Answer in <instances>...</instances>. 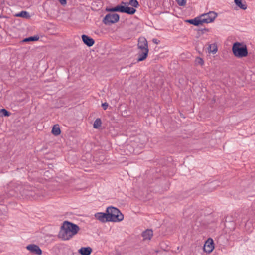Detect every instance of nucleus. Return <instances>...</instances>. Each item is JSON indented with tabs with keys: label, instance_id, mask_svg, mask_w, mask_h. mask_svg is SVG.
<instances>
[{
	"label": "nucleus",
	"instance_id": "nucleus-3",
	"mask_svg": "<svg viewBox=\"0 0 255 255\" xmlns=\"http://www.w3.org/2000/svg\"><path fill=\"white\" fill-rule=\"evenodd\" d=\"M232 51L234 55L238 58L246 57L248 53L246 45L238 42L233 44Z\"/></svg>",
	"mask_w": 255,
	"mask_h": 255
},
{
	"label": "nucleus",
	"instance_id": "nucleus-4",
	"mask_svg": "<svg viewBox=\"0 0 255 255\" xmlns=\"http://www.w3.org/2000/svg\"><path fill=\"white\" fill-rule=\"evenodd\" d=\"M217 16V13L214 11H210L208 13L202 14L200 16L202 25L205 23H209L212 22Z\"/></svg>",
	"mask_w": 255,
	"mask_h": 255
},
{
	"label": "nucleus",
	"instance_id": "nucleus-13",
	"mask_svg": "<svg viewBox=\"0 0 255 255\" xmlns=\"http://www.w3.org/2000/svg\"><path fill=\"white\" fill-rule=\"evenodd\" d=\"M236 5L240 9L246 10L247 8L246 2L244 0H234Z\"/></svg>",
	"mask_w": 255,
	"mask_h": 255
},
{
	"label": "nucleus",
	"instance_id": "nucleus-15",
	"mask_svg": "<svg viewBox=\"0 0 255 255\" xmlns=\"http://www.w3.org/2000/svg\"><path fill=\"white\" fill-rule=\"evenodd\" d=\"M142 236L144 240H150L153 236V231L152 230L147 229L143 232Z\"/></svg>",
	"mask_w": 255,
	"mask_h": 255
},
{
	"label": "nucleus",
	"instance_id": "nucleus-18",
	"mask_svg": "<svg viewBox=\"0 0 255 255\" xmlns=\"http://www.w3.org/2000/svg\"><path fill=\"white\" fill-rule=\"evenodd\" d=\"M51 132L55 136H58L60 134L61 130L58 124L53 126Z\"/></svg>",
	"mask_w": 255,
	"mask_h": 255
},
{
	"label": "nucleus",
	"instance_id": "nucleus-1",
	"mask_svg": "<svg viewBox=\"0 0 255 255\" xmlns=\"http://www.w3.org/2000/svg\"><path fill=\"white\" fill-rule=\"evenodd\" d=\"M79 230L80 228L77 225L65 221L61 227L58 236L63 240H68L76 235Z\"/></svg>",
	"mask_w": 255,
	"mask_h": 255
},
{
	"label": "nucleus",
	"instance_id": "nucleus-14",
	"mask_svg": "<svg viewBox=\"0 0 255 255\" xmlns=\"http://www.w3.org/2000/svg\"><path fill=\"white\" fill-rule=\"evenodd\" d=\"M136 11V10L133 7L123 6V13L133 15Z\"/></svg>",
	"mask_w": 255,
	"mask_h": 255
},
{
	"label": "nucleus",
	"instance_id": "nucleus-28",
	"mask_svg": "<svg viewBox=\"0 0 255 255\" xmlns=\"http://www.w3.org/2000/svg\"><path fill=\"white\" fill-rule=\"evenodd\" d=\"M209 29L207 28H203V29H200L198 30V33H201V34H203L205 31H208Z\"/></svg>",
	"mask_w": 255,
	"mask_h": 255
},
{
	"label": "nucleus",
	"instance_id": "nucleus-2",
	"mask_svg": "<svg viewBox=\"0 0 255 255\" xmlns=\"http://www.w3.org/2000/svg\"><path fill=\"white\" fill-rule=\"evenodd\" d=\"M106 212L108 213L109 219L111 222L121 221L124 219V215L117 208L112 206L107 208Z\"/></svg>",
	"mask_w": 255,
	"mask_h": 255
},
{
	"label": "nucleus",
	"instance_id": "nucleus-29",
	"mask_svg": "<svg viewBox=\"0 0 255 255\" xmlns=\"http://www.w3.org/2000/svg\"><path fill=\"white\" fill-rule=\"evenodd\" d=\"M60 4L62 5H64L67 3V0H58Z\"/></svg>",
	"mask_w": 255,
	"mask_h": 255
},
{
	"label": "nucleus",
	"instance_id": "nucleus-23",
	"mask_svg": "<svg viewBox=\"0 0 255 255\" xmlns=\"http://www.w3.org/2000/svg\"><path fill=\"white\" fill-rule=\"evenodd\" d=\"M128 4L131 5L133 8H137L139 6V3L137 0H130Z\"/></svg>",
	"mask_w": 255,
	"mask_h": 255
},
{
	"label": "nucleus",
	"instance_id": "nucleus-31",
	"mask_svg": "<svg viewBox=\"0 0 255 255\" xmlns=\"http://www.w3.org/2000/svg\"><path fill=\"white\" fill-rule=\"evenodd\" d=\"M127 3L126 2H124L122 1V2H121V5H122L123 6H126V5H127Z\"/></svg>",
	"mask_w": 255,
	"mask_h": 255
},
{
	"label": "nucleus",
	"instance_id": "nucleus-19",
	"mask_svg": "<svg viewBox=\"0 0 255 255\" xmlns=\"http://www.w3.org/2000/svg\"><path fill=\"white\" fill-rule=\"evenodd\" d=\"M208 50L209 53H212L213 54L216 53L218 50L217 46L216 44L214 43L210 44L208 48Z\"/></svg>",
	"mask_w": 255,
	"mask_h": 255
},
{
	"label": "nucleus",
	"instance_id": "nucleus-6",
	"mask_svg": "<svg viewBox=\"0 0 255 255\" xmlns=\"http://www.w3.org/2000/svg\"><path fill=\"white\" fill-rule=\"evenodd\" d=\"M137 61L140 62L145 60L148 56L149 49L147 48L137 47Z\"/></svg>",
	"mask_w": 255,
	"mask_h": 255
},
{
	"label": "nucleus",
	"instance_id": "nucleus-27",
	"mask_svg": "<svg viewBox=\"0 0 255 255\" xmlns=\"http://www.w3.org/2000/svg\"><path fill=\"white\" fill-rule=\"evenodd\" d=\"M108 105L109 104L107 102H105L102 103V107L104 110H106L107 109Z\"/></svg>",
	"mask_w": 255,
	"mask_h": 255
},
{
	"label": "nucleus",
	"instance_id": "nucleus-17",
	"mask_svg": "<svg viewBox=\"0 0 255 255\" xmlns=\"http://www.w3.org/2000/svg\"><path fill=\"white\" fill-rule=\"evenodd\" d=\"M187 21L190 24H193L195 26H199L200 25H202L200 16L197 17L193 19L188 20Z\"/></svg>",
	"mask_w": 255,
	"mask_h": 255
},
{
	"label": "nucleus",
	"instance_id": "nucleus-24",
	"mask_svg": "<svg viewBox=\"0 0 255 255\" xmlns=\"http://www.w3.org/2000/svg\"><path fill=\"white\" fill-rule=\"evenodd\" d=\"M0 113H2V116L5 117H8L10 115V113L5 109H0Z\"/></svg>",
	"mask_w": 255,
	"mask_h": 255
},
{
	"label": "nucleus",
	"instance_id": "nucleus-22",
	"mask_svg": "<svg viewBox=\"0 0 255 255\" xmlns=\"http://www.w3.org/2000/svg\"><path fill=\"white\" fill-rule=\"evenodd\" d=\"M102 122L100 118H97L95 120L94 122L93 127L95 128L98 129L101 126Z\"/></svg>",
	"mask_w": 255,
	"mask_h": 255
},
{
	"label": "nucleus",
	"instance_id": "nucleus-5",
	"mask_svg": "<svg viewBox=\"0 0 255 255\" xmlns=\"http://www.w3.org/2000/svg\"><path fill=\"white\" fill-rule=\"evenodd\" d=\"M120 16L117 13H108L103 19V22L106 25L117 22L119 20Z\"/></svg>",
	"mask_w": 255,
	"mask_h": 255
},
{
	"label": "nucleus",
	"instance_id": "nucleus-30",
	"mask_svg": "<svg viewBox=\"0 0 255 255\" xmlns=\"http://www.w3.org/2000/svg\"><path fill=\"white\" fill-rule=\"evenodd\" d=\"M152 41L153 43H155V44H158V43L159 42V41L157 39H153L152 40Z\"/></svg>",
	"mask_w": 255,
	"mask_h": 255
},
{
	"label": "nucleus",
	"instance_id": "nucleus-10",
	"mask_svg": "<svg viewBox=\"0 0 255 255\" xmlns=\"http://www.w3.org/2000/svg\"><path fill=\"white\" fill-rule=\"evenodd\" d=\"M81 37L84 43L88 47H91L94 45L95 41L92 38L84 34L82 35Z\"/></svg>",
	"mask_w": 255,
	"mask_h": 255
},
{
	"label": "nucleus",
	"instance_id": "nucleus-25",
	"mask_svg": "<svg viewBox=\"0 0 255 255\" xmlns=\"http://www.w3.org/2000/svg\"><path fill=\"white\" fill-rule=\"evenodd\" d=\"M195 62L196 63L200 65H203L204 64L203 59L200 57H197L196 59Z\"/></svg>",
	"mask_w": 255,
	"mask_h": 255
},
{
	"label": "nucleus",
	"instance_id": "nucleus-11",
	"mask_svg": "<svg viewBox=\"0 0 255 255\" xmlns=\"http://www.w3.org/2000/svg\"><path fill=\"white\" fill-rule=\"evenodd\" d=\"M137 47L148 48V42L146 39L144 37H140L138 38Z\"/></svg>",
	"mask_w": 255,
	"mask_h": 255
},
{
	"label": "nucleus",
	"instance_id": "nucleus-16",
	"mask_svg": "<svg viewBox=\"0 0 255 255\" xmlns=\"http://www.w3.org/2000/svg\"><path fill=\"white\" fill-rule=\"evenodd\" d=\"M123 6L122 5H118L115 7L106 8V11L109 12H119L123 13Z\"/></svg>",
	"mask_w": 255,
	"mask_h": 255
},
{
	"label": "nucleus",
	"instance_id": "nucleus-26",
	"mask_svg": "<svg viewBox=\"0 0 255 255\" xmlns=\"http://www.w3.org/2000/svg\"><path fill=\"white\" fill-rule=\"evenodd\" d=\"M178 4L180 6H184L186 4V0H176Z\"/></svg>",
	"mask_w": 255,
	"mask_h": 255
},
{
	"label": "nucleus",
	"instance_id": "nucleus-7",
	"mask_svg": "<svg viewBox=\"0 0 255 255\" xmlns=\"http://www.w3.org/2000/svg\"><path fill=\"white\" fill-rule=\"evenodd\" d=\"M26 249L29 250L31 253L41 255L42 251L39 247L35 244H30L27 246Z\"/></svg>",
	"mask_w": 255,
	"mask_h": 255
},
{
	"label": "nucleus",
	"instance_id": "nucleus-21",
	"mask_svg": "<svg viewBox=\"0 0 255 255\" xmlns=\"http://www.w3.org/2000/svg\"><path fill=\"white\" fill-rule=\"evenodd\" d=\"M39 39V37L38 35L30 36L27 38H26L23 40V42H27L30 41H37Z\"/></svg>",
	"mask_w": 255,
	"mask_h": 255
},
{
	"label": "nucleus",
	"instance_id": "nucleus-8",
	"mask_svg": "<svg viewBox=\"0 0 255 255\" xmlns=\"http://www.w3.org/2000/svg\"><path fill=\"white\" fill-rule=\"evenodd\" d=\"M214 248V242L212 239H208L205 242L203 249L205 252L210 253Z\"/></svg>",
	"mask_w": 255,
	"mask_h": 255
},
{
	"label": "nucleus",
	"instance_id": "nucleus-9",
	"mask_svg": "<svg viewBox=\"0 0 255 255\" xmlns=\"http://www.w3.org/2000/svg\"><path fill=\"white\" fill-rule=\"evenodd\" d=\"M95 217L97 219L102 222L110 221V220H107L109 219L108 213L98 212L95 214Z\"/></svg>",
	"mask_w": 255,
	"mask_h": 255
},
{
	"label": "nucleus",
	"instance_id": "nucleus-20",
	"mask_svg": "<svg viewBox=\"0 0 255 255\" xmlns=\"http://www.w3.org/2000/svg\"><path fill=\"white\" fill-rule=\"evenodd\" d=\"M16 17L29 18L30 16L29 13L26 11H22L15 15Z\"/></svg>",
	"mask_w": 255,
	"mask_h": 255
},
{
	"label": "nucleus",
	"instance_id": "nucleus-12",
	"mask_svg": "<svg viewBox=\"0 0 255 255\" xmlns=\"http://www.w3.org/2000/svg\"><path fill=\"white\" fill-rule=\"evenodd\" d=\"M92 249L90 247H82L78 250V253L81 255H90Z\"/></svg>",
	"mask_w": 255,
	"mask_h": 255
}]
</instances>
